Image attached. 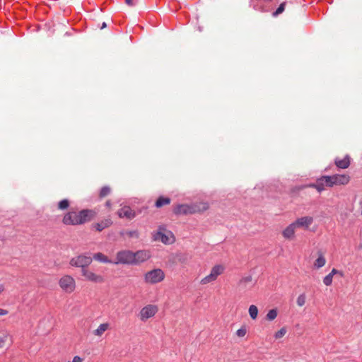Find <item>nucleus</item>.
<instances>
[{"label": "nucleus", "mask_w": 362, "mask_h": 362, "mask_svg": "<svg viewBox=\"0 0 362 362\" xmlns=\"http://www.w3.org/2000/svg\"><path fill=\"white\" fill-rule=\"evenodd\" d=\"M84 359L79 356H75L71 362H83Z\"/></svg>", "instance_id": "obj_34"}, {"label": "nucleus", "mask_w": 362, "mask_h": 362, "mask_svg": "<svg viewBox=\"0 0 362 362\" xmlns=\"http://www.w3.org/2000/svg\"><path fill=\"white\" fill-rule=\"evenodd\" d=\"M152 272H160V269H154Z\"/></svg>", "instance_id": "obj_40"}, {"label": "nucleus", "mask_w": 362, "mask_h": 362, "mask_svg": "<svg viewBox=\"0 0 362 362\" xmlns=\"http://www.w3.org/2000/svg\"><path fill=\"white\" fill-rule=\"evenodd\" d=\"M60 288L66 293H72L76 288L74 279L70 275H64L59 281Z\"/></svg>", "instance_id": "obj_5"}, {"label": "nucleus", "mask_w": 362, "mask_h": 362, "mask_svg": "<svg viewBox=\"0 0 362 362\" xmlns=\"http://www.w3.org/2000/svg\"><path fill=\"white\" fill-rule=\"evenodd\" d=\"M182 255H175L172 256L169 261L167 262L168 268L170 269H175L173 265L179 264L182 263Z\"/></svg>", "instance_id": "obj_17"}, {"label": "nucleus", "mask_w": 362, "mask_h": 362, "mask_svg": "<svg viewBox=\"0 0 362 362\" xmlns=\"http://www.w3.org/2000/svg\"><path fill=\"white\" fill-rule=\"evenodd\" d=\"M117 215L119 216V218H125L128 220H131L135 217L136 213L129 206H124L119 210H118Z\"/></svg>", "instance_id": "obj_14"}, {"label": "nucleus", "mask_w": 362, "mask_h": 362, "mask_svg": "<svg viewBox=\"0 0 362 362\" xmlns=\"http://www.w3.org/2000/svg\"><path fill=\"white\" fill-rule=\"evenodd\" d=\"M110 329V324L108 322L100 324L97 329L93 331L95 336L101 337L105 332Z\"/></svg>", "instance_id": "obj_20"}, {"label": "nucleus", "mask_w": 362, "mask_h": 362, "mask_svg": "<svg viewBox=\"0 0 362 362\" xmlns=\"http://www.w3.org/2000/svg\"><path fill=\"white\" fill-rule=\"evenodd\" d=\"M153 239L165 245L172 244L175 240L173 233L163 226H160L157 230L153 233Z\"/></svg>", "instance_id": "obj_4"}, {"label": "nucleus", "mask_w": 362, "mask_h": 362, "mask_svg": "<svg viewBox=\"0 0 362 362\" xmlns=\"http://www.w3.org/2000/svg\"><path fill=\"white\" fill-rule=\"evenodd\" d=\"M309 187L315 188L318 192L325 190L327 187H332L329 175L321 176L315 183L309 185Z\"/></svg>", "instance_id": "obj_6"}, {"label": "nucleus", "mask_w": 362, "mask_h": 362, "mask_svg": "<svg viewBox=\"0 0 362 362\" xmlns=\"http://www.w3.org/2000/svg\"><path fill=\"white\" fill-rule=\"evenodd\" d=\"M305 299H306V298L304 294H301V295L298 296V297L297 298V300H296L297 305L300 307L303 306L305 303Z\"/></svg>", "instance_id": "obj_29"}, {"label": "nucleus", "mask_w": 362, "mask_h": 362, "mask_svg": "<svg viewBox=\"0 0 362 362\" xmlns=\"http://www.w3.org/2000/svg\"><path fill=\"white\" fill-rule=\"evenodd\" d=\"M112 224V221L110 218H107L98 223H95L93 225V228L97 231L100 232L103 230L109 228Z\"/></svg>", "instance_id": "obj_15"}, {"label": "nucleus", "mask_w": 362, "mask_h": 362, "mask_svg": "<svg viewBox=\"0 0 362 362\" xmlns=\"http://www.w3.org/2000/svg\"><path fill=\"white\" fill-rule=\"evenodd\" d=\"M158 311L156 305L149 304L142 308L139 313L141 321L146 322L148 319L153 317Z\"/></svg>", "instance_id": "obj_7"}, {"label": "nucleus", "mask_w": 362, "mask_h": 362, "mask_svg": "<svg viewBox=\"0 0 362 362\" xmlns=\"http://www.w3.org/2000/svg\"><path fill=\"white\" fill-rule=\"evenodd\" d=\"M209 205L207 202H197L191 205L181 204L176 206L174 212L176 214H188L201 213L209 209Z\"/></svg>", "instance_id": "obj_3"}, {"label": "nucleus", "mask_w": 362, "mask_h": 362, "mask_svg": "<svg viewBox=\"0 0 362 362\" xmlns=\"http://www.w3.org/2000/svg\"><path fill=\"white\" fill-rule=\"evenodd\" d=\"M225 269H226V267L224 264H216L213 267L211 272H216L223 271Z\"/></svg>", "instance_id": "obj_32"}, {"label": "nucleus", "mask_w": 362, "mask_h": 362, "mask_svg": "<svg viewBox=\"0 0 362 362\" xmlns=\"http://www.w3.org/2000/svg\"><path fill=\"white\" fill-rule=\"evenodd\" d=\"M4 286L0 284V293L4 291Z\"/></svg>", "instance_id": "obj_38"}, {"label": "nucleus", "mask_w": 362, "mask_h": 362, "mask_svg": "<svg viewBox=\"0 0 362 362\" xmlns=\"http://www.w3.org/2000/svg\"><path fill=\"white\" fill-rule=\"evenodd\" d=\"M95 215L96 213L94 211L89 209H84L78 212L71 211L64 216L62 222L69 226L81 225L91 221Z\"/></svg>", "instance_id": "obj_2"}, {"label": "nucleus", "mask_w": 362, "mask_h": 362, "mask_svg": "<svg viewBox=\"0 0 362 362\" xmlns=\"http://www.w3.org/2000/svg\"><path fill=\"white\" fill-rule=\"evenodd\" d=\"M107 26L106 23H103L102 26H101V29H103L105 28V27Z\"/></svg>", "instance_id": "obj_39"}, {"label": "nucleus", "mask_w": 362, "mask_h": 362, "mask_svg": "<svg viewBox=\"0 0 362 362\" xmlns=\"http://www.w3.org/2000/svg\"><path fill=\"white\" fill-rule=\"evenodd\" d=\"M332 272H337V271H336V269H333L332 270Z\"/></svg>", "instance_id": "obj_41"}, {"label": "nucleus", "mask_w": 362, "mask_h": 362, "mask_svg": "<svg viewBox=\"0 0 362 362\" xmlns=\"http://www.w3.org/2000/svg\"><path fill=\"white\" fill-rule=\"evenodd\" d=\"M150 252L146 250H139L132 252L129 250H123L117 253L115 264H139L150 257Z\"/></svg>", "instance_id": "obj_1"}, {"label": "nucleus", "mask_w": 362, "mask_h": 362, "mask_svg": "<svg viewBox=\"0 0 362 362\" xmlns=\"http://www.w3.org/2000/svg\"><path fill=\"white\" fill-rule=\"evenodd\" d=\"M277 310L276 309H272L267 313L266 319L269 321H272L277 317Z\"/></svg>", "instance_id": "obj_25"}, {"label": "nucleus", "mask_w": 362, "mask_h": 362, "mask_svg": "<svg viewBox=\"0 0 362 362\" xmlns=\"http://www.w3.org/2000/svg\"><path fill=\"white\" fill-rule=\"evenodd\" d=\"M256 283V279L250 274H247L240 279L238 288L240 290H245L252 288Z\"/></svg>", "instance_id": "obj_8"}, {"label": "nucleus", "mask_w": 362, "mask_h": 362, "mask_svg": "<svg viewBox=\"0 0 362 362\" xmlns=\"http://www.w3.org/2000/svg\"><path fill=\"white\" fill-rule=\"evenodd\" d=\"M170 199L169 198L160 197L156 201V207L159 208L164 205H167V204H170Z\"/></svg>", "instance_id": "obj_23"}, {"label": "nucleus", "mask_w": 362, "mask_h": 362, "mask_svg": "<svg viewBox=\"0 0 362 362\" xmlns=\"http://www.w3.org/2000/svg\"><path fill=\"white\" fill-rule=\"evenodd\" d=\"M286 328L283 327L275 333L274 337L276 339H280L282 338L286 334Z\"/></svg>", "instance_id": "obj_31"}, {"label": "nucleus", "mask_w": 362, "mask_h": 362, "mask_svg": "<svg viewBox=\"0 0 362 362\" xmlns=\"http://www.w3.org/2000/svg\"><path fill=\"white\" fill-rule=\"evenodd\" d=\"M69 206V201L66 199L60 201L58 203V209L60 210H65Z\"/></svg>", "instance_id": "obj_26"}, {"label": "nucleus", "mask_w": 362, "mask_h": 362, "mask_svg": "<svg viewBox=\"0 0 362 362\" xmlns=\"http://www.w3.org/2000/svg\"><path fill=\"white\" fill-rule=\"evenodd\" d=\"M93 258L95 260H97L98 262H103V263H114V262H115V261H112L111 259H110L106 255H103L101 252L95 253L93 255Z\"/></svg>", "instance_id": "obj_21"}, {"label": "nucleus", "mask_w": 362, "mask_h": 362, "mask_svg": "<svg viewBox=\"0 0 362 362\" xmlns=\"http://www.w3.org/2000/svg\"><path fill=\"white\" fill-rule=\"evenodd\" d=\"M285 6H286V3L285 2L281 3L279 5V6L278 7V8L276 10V11L274 12L273 16H276L281 14V13H283L285 9Z\"/></svg>", "instance_id": "obj_30"}, {"label": "nucleus", "mask_w": 362, "mask_h": 362, "mask_svg": "<svg viewBox=\"0 0 362 362\" xmlns=\"http://www.w3.org/2000/svg\"><path fill=\"white\" fill-rule=\"evenodd\" d=\"M164 278V273H146L144 276L145 281L151 284L160 282Z\"/></svg>", "instance_id": "obj_12"}, {"label": "nucleus", "mask_w": 362, "mask_h": 362, "mask_svg": "<svg viewBox=\"0 0 362 362\" xmlns=\"http://www.w3.org/2000/svg\"><path fill=\"white\" fill-rule=\"evenodd\" d=\"M334 274L335 273H329V274L324 278L323 282L326 286H329L332 284L333 276Z\"/></svg>", "instance_id": "obj_28"}, {"label": "nucleus", "mask_w": 362, "mask_h": 362, "mask_svg": "<svg viewBox=\"0 0 362 362\" xmlns=\"http://www.w3.org/2000/svg\"><path fill=\"white\" fill-rule=\"evenodd\" d=\"M248 313H249V315H250V317L252 320H256L257 317V315H258V308H257V307L256 305H251L249 307Z\"/></svg>", "instance_id": "obj_22"}, {"label": "nucleus", "mask_w": 362, "mask_h": 362, "mask_svg": "<svg viewBox=\"0 0 362 362\" xmlns=\"http://www.w3.org/2000/svg\"><path fill=\"white\" fill-rule=\"evenodd\" d=\"M361 215H362V210H361Z\"/></svg>", "instance_id": "obj_44"}, {"label": "nucleus", "mask_w": 362, "mask_h": 362, "mask_svg": "<svg viewBox=\"0 0 362 362\" xmlns=\"http://www.w3.org/2000/svg\"><path fill=\"white\" fill-rule=\"evenodd\" d=\"M247 333V329L245 327H241L239 329H238L236 331V335L238 337H243L245 336Z\"/></svg>", "instance_id": "obj_33"}, {"label": "nucleus", "mask_w": 362, "mask_h": 362, "mask_svg": "<svg viewBox=\"0 0 362 362\" xmlns=\"http://www.w3.org/2000/svg\"><path fill=\"white\" fill-rule=\"evenodd\" d=\"M125 2L129 6H134L133 0H125Z\"/></svg>", "instance_id": "obj_37"}, {"label": "nucleus", "mask_w": 362, "mask_h": 362, "mask_svg": "<svg viewBox=\"0 0 362 362\" xmlns=\"http://www.w3.org/2000/svg\"><path fill=\"white\" fill-rule=\"evenodd\" d=\"M334 163L339 168L346 169L350 165V157L346 155L344 158H336L334 160Z\"/></svg>", "instance_id": "obj_16"}, {"label": "nucleus", "mask_w": 362, "mask_h": 362, "mask_svg": "<svg viewBox=\"0 0 362 362\" xmlns=\"http://www.w3.org/2000/svg\"><path fill=\"white\" fill-rule=\"evenodd\" d=\"M92 262V258L89 256L86 255H79L73 258L70 264L72 266L78 267V268H84L88 266Z\"/></svg>", "instance_id": "obj_9"}, {"label": "nucleus", "mask_w": 362, "mask_h": 362, "mask_svg": "<svg viewBox=\"0 0 362 362\" xmlns=\"http://www.w3.org/2000/svg\"><path fill=\"white\" fill-rule=\"evenodd\" d=\"M83 276L85 279L93 282H101L103 280L102 276L97 273H83Z\"/></svg>", "instance_id": "obj_18"}, {"label": "nucleus", "mask_w": 362, "mask_h": 362, "mask_svg": "<svg viewBox=\"0 0 362 362\" xmlns=\"http://www.w3.org/2000/svg\"><path fill=\"white\" fill-rule=\"evenodd\" d=\"M8 311L5 309L0 308V316H4L8 315Z\"/></svg>", "instance_id": "obj_35"}, {"label": "nucleus", "mask_w": 362, "mask_h": 362, "mask_svg": "<svg viewBox=\"0 0 362 362\" xmlns=\"http://www.w3.org/2000/svg\"><path fill=\"white\" fill-rule=\"evenodd\" d=\"M111 189L109 187L105 186L100 189L99 196L100 198H104L106 196L109 195Z\"/></svg>", "instance_id": "obj_27"}, {"label": "nucleus", "mask_w": 362, "mask_h": 362, "mask_svg": "<svg viewBox=\"0 0 362 362\" xmlns=\"http://www.w3.org/2000/svg\"><path fill=\"white\" fill-rule=\"evenodd\" d=\"M105 206L109 209H111V206H112V203L110 202V200H107L105 203Z\"/></svg>", "instance_id": "obj_36"}, {"label": "nucleus", "mask_w": 362, "mask_h": 362, "mask_svg": "<svg viewBox=\"0 0 362 362\" xmlns=\"http://www.w3.org/2000/svg\"><path fill=\"white\" fill-rule=\"evenodd\" d=\"M220 273H209L207 276L202 278L199 281L201 284L206 285L216 280Z\"/></svg>", "instance_id": "obj_19"}, {"label": "nucleus", "mask_w": 362, "mask_h": 362, "mask_svg": "<svg viewBox=\"0 0 362 362\" xmlns=\"http://www.w3.org/2000/svg\"><path fill=\"white\" fill-rule=\"evenodd\" d=\"M325 257L320 255L315 261L314 266L316 269H319L325 264Z\"/></svg>", "instance_id": "obj_24"}, {"label": "nucleus", "mask_w": 362, "mask_h": 362, "mask_svg": "<svg viewBox=\"0 0 362 362\" xmlns=\"http://www.w3.org/2000/svg\"><path fill=\"white\" fill-rule=\"evenodd\" d=\"M332 187L337 185H345L350 181V177L347 174L329 175Z\"/></svg>", "instance_id": "obj_10"}, {"label": "nucleus", "mask_w": 362, "mask_h": 362, "mask_svg": "<svg viewBox=\"0 0 362 362\" xmlns=\"http://www.w3.org/2000/svg\"><path fill=\"white\" fill-rule=\"evenodd\" d=\"M67 362H71V361H68Z\"/></svg>", "instance_id": "obj_43"}, {"label": "nucleus", "mask_w": 362, "mask_h": 362, "mask_svg": "<svg viewBox=\"0 0 362 362\" xmlns=\"http://www.w3.org/2000/svg\"><path fill=\"white\" fill-rule=\"evenodd\" d=\"M67 362H71V361H68Z\"/></svg>", "instance_id": "obj_42"}, {"label": "nucleus", "mask_w": 362, "mask_h": 362, "mask_svg": "<svg viewBox=\"0 0 362 362\" xmlns=\"http://www.w3.org/2000/svg\"><path fill=\"white\" fill-rule=\"evenodd\" d=\"M296 227L294 225V223L292 222L288 226H287L283 230H282V236L286 239L288 240H292L296 237Z\"/></svg>", "instance_id": "obj_13"}, {"label": "nucleus", "mask_w": 362, "mask_h": 362, "mask_svg": "<svg viewBox=\"0 0 362 362\" xmlns=\"http://www.w3.org/2000/svg\"><path fill=\"white\" fill-rule=\"evenodd\" d=\"M313 217L310 216H301L296 219L293 223L296 226V228H304L308 229L313 223Z\"/></svg>", "instance_id": "obj_11"}]
</instances>
